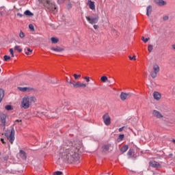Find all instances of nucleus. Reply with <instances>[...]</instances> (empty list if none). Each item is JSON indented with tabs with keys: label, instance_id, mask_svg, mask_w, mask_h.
<instances>
[{
	"label": "nucleus",
	"instance_id": "obj_1",
	"mask_svg": "<svg viewBox=\"0 0 175 175\" xmlns=\"http://www.w3.org/2000/svg\"><path fill=\"white\" fill-rule=\"evenodd\" d=\"M79 151H80V146H73L72 143L69 145H62L59 150V159L68 163H73L79 160Z\"/></svg>",
	"mask_w": 175,
	"mask_h": 175
},
{
	"label": "nucleus",
	"instance_id": "obj_2",
	"mask_svg": "<svg viewBox=\"0 0 175 175\" xmlns=\"http://www.w3.org/2000/svg\"><path fill=\"white\" fill-rule=\"evenodd\" d=\"M36 97L25 95L21 101V109H24L25 110L29 109L33 103H36Z\"/></svg>",
	"mask_w": 175,
	"mask_h": 175
},
{
	"label": "nucleus",
	"instance_id": "obj_3",
	"mask_svg": "<svg viewBox=\"0 0 175 175\" xmlns=\"http://www.w3.org/2000/svg\"><path fill=\"white\" fill-rule=\"evenodd\" d=\"M40 3H42L46 9H48L49 12H55L57 10V6H55V3L50 0H38Z\"/></svg>",
	"mask_w": 175,
	"mask_h": 175
},
{
	"label": "nucleus",
	"instance_id": "obj_4",
	"mask_svg": "<svg viewBox=\"0 0 175 175\" xmlns=\"http://www.w3.org/2000/svg\"><path fill=\"white\" fill-rule=\"evenodd\" d=\"M14 129H12L10 131H8L5 133V137L8 139V140H9L11 144H13V142H14Z\"/></svg>",
	"mask_w": 175,
	"mask_h": 175
},
{
	"label": "nucleus",
	"instance_id": "obj_5",
	"mask_svg": "<svg viewBox=\"0 0 175 175\" xmlns=\"http://www.w3.org/2000/svg\"><path fill=\"white\" fill-rule=\"evenodd\" d=\"M159 70H161V68H159V65L157 64H153L152 70L150 72L151 77H152V79H155L158 73H159Z\"/></svg>",
	"mask_w": 175,
	"mask_h": 175
},
{
	"label": "nucleus",
	"instance_id": "obj_6",
	"mask_svg": "<svg viewBox=\"0 0 175 175\" xmlns=\"http://www.w3.org/2000/svg\"><path fill=\"white\" fill-rule=\"evenodd\" d=\"M103 122L107 126H109L110 124H111V118H110V115L106 113L103 116Z\"/></svg>",
	"mask_w": 175,
	"mask_h": 175
},
{
	"label": "nucleus",
	"instance_id": "obj_7",
	"mask_svg": "<svg viewBox=\"0 0 175 175\" xmlns=\"http://www.w3.org/2000/svg\"><path fill=\"white\" fill-rule=\"evenodd\" d=\"M131 96H132L131 93H125L124 92H121V94L120 95V98L121 100H126V99H129V98H131Z\"/></svg>",
	"mask_w": 175,
	"mask_h": 175
},
{
	"label": "nucleus",
	"instance_id": "obj_8",
	"mask_svg": "<svg viewBox=\"0 0 175 175\" xmlns=\"http://www.w3.org/2000/svg\"><path fill=\"white\" fill-rule=\"evenodd\" d=\"M88 21L90 23H98L99 20V16L98 15H92L91 16L86 17Z\"/></svg>",
	"mask_w": 175,
	"mask_h": 175
},
{
	"label": "nucleus",
	"instance_id": "obj_9",
	"mask_svg": "<svg viewBox=\"0 0 175 175\" xmlns=\"http://www.w3.org/2000/svg\"><path fill=\"white\" fill-rule=\"evenodd\" d=\"M8 116L5 113L0 114V122H1V125L5 126L6 125V118Z\"/></svg>",
	"mask_w": 175,
	"mask_h": 175
},
{
	"label": "nucleus",
	"instance_id": "obj_10",
	"mask_svg": "<svg viewBox=\"0 0 175 175\" xmlns=\"http://www.w3.org/2000/svg\"><path fill=\"white\" fill-rule=\"evenodd\" d=\"M152 114L153 117H156V118H163V116L157 110H153Z\"/></svg>",
	"mask_w": 175,
	"mask_h": 175
},
{
	"label": "nucleus",
	"instance_id": "obj_11",
	"mask_svg": "<svg viewBox=\"0 0 175 175\" xmlns=\"http://www.w3.org/2000/svg\"><path fill=\"white\" fill-rule=\"evenodd\" d=\"M73 87L75 88H85L87 87V85L85 83H80L79 82H77L75 83H73Z\"/></svg>",
	"mask_w": 175,
	"mask_h": 175
},
{
	"label": "nucleus",
	"instance_id": "obj_12",
	"mask_svg": "<svg viewBox=\"0 0 175 175\" xmlns=\"http://www.w3.org/2000/svg\"><path fill=\"white\" fill-rule=\"evenodd\" d=\"M153 98L155 100H159L162 98V95L159 92H154Z\"/></svg>",
	"mask_w": 175,
	"mask_h": 175
},
{
	"label": "nucleus",
	"instance_id": "obj_13",
	"mask_svg": "<svg viewBox=\"0 0 175 175\" xmlns=\"http://www.w3.org/2000/svg\"><path fill=\"white\" fill-rule=\"evenodd\" d=\"M87 5L89 6L90 9L92 10H95V2L88 0Z\"/></svg>",
	"mask_w": 175,
	"mask_h": 175
},
{
	"label": "nucleus",
	"instance_id": "obj_14",
	"mask_svg": "<svg viewBox=\"0 0 175 175\" xmlns=\"http://www.w3.org/2000/svg\"><path fill=\"white\" fill-rule=\"evenodd\" d=\"M154 2L158 6H165L166 5V1L163 0H154Z\"/></svg>",
	"mask_w": 175,
	"mask_h": 175
},
{
	"label": "nucleus",
	"instance_id": "obj_15",
	"mask_svg": "<svg viewBox=\"0 0 175 175\" xmlns=\"http://www.w3.org/2000/svg\"><path fill=\"white\" fill-rule=\"evenodd\" d=\"M19 155L23 161H25L27 159V153L24 150H20Z\"/></svg>",
	"mask_w": 175,
	"mask_h": 175
},
{
	"label": "nucleus",
	"instance_id": "obj_16",
	"mask_svg": "<svg viewBox=\"0 0 175 175\" xmlns=\"http://www.w3.org/2000/svg\"><path fill=\"white\" fill-rule=\"evenodd\" d=\"M18 90H19V91H21V92H29V91H31V88L27 87H18Z\"/></svg>",
	"mask_w": 175,
	"mask_h": 175
},
{
	"label": "nucleus",
	"instance_id": "obj_17",
	"mask_svg": "<svg viewBox=\"0 0 175 175\" xmlns=\"http://www.w3.org/2000/svg\"><path fill=\"white\" fill-rule=\"evenodd\" d=\"M150 165L152 167H156V168H158V167H161V165H159V163H158L157 161H150Z\"/></svg>",
	"mask_w": 175,
	"mask_h": 175
},
{
	"label": "nucleus",
	"instance_id": "obj_18",
	"mask_svg": "<svg viewBox=\"0 0 175 175\" xmlns=\"http://www.w3.org/2000/svg\"><path fill=\"white\" fill-rule=\"evenodd\" d=\"M51 50L56 51L57 53H61V51H64V48H61L59 46L51 47Z\"/></svg>",
	"mask_w": 175,
	"mask_h": 175
},
{
	"label": "nucleus",
	"instance_id": "obj_19",
	"mask_svg": "<svg viewBox=\"0 0 175 175\" xmlns=\"http://www.w3.org/2000/svg\"><path fill=\"white\" fill-rule=\"evenodd\" d=\"M4 96H5V90H3V89H0V103L3 100Z\"/></svg>",
	"mask_w": 175,
	"mask_h": 175
},
{
	"label": "nucleus",
	"instance_id": "obj_20",
	"mask_svg": "<svg viewBox=\"0 0 175 175\" xmlns=\"http://www.w3.org/2000/svg\"><path fill=\"white\" fill-rule=\"evenodd\" d=\"M14 51H17L18 53H21V51H23V48H21V46L20 45H16L14 47Z\"/></svg>",
	"mask_w": 175,
	"mask_h": 175
},
{
	"label": "nucleus",
	"instance_id": "obj_21",
	"mask_svg": "<svg viewBox=\"0 0 175 175\" xmlns=\"http://www.w3.org/2000/svg\"><path fill=\"white\" fill-rule=\"evenodd\" d=\"M110 147H111V144H110L104 145L103 146V151H109V150H110Z\"/></svg>",
	"mask_w": 175,
	"mask_h": 175
},
{
	"label": "nucleus",
	"instance_id": "obj_22",
	"mask_svg": "<svg viewBox=\"0 0 175 175\" xmlns=\"http://www.w3.org/2000/svg\"><path fill=\"white\" fill-rule=\"evenodd\" d=\"M25 16H26L27 17H32V16H33V13L31 12V11L29 10H26L24 12Z\"/></svg>",
	"mask_w": 175,
	"mask_h": 175
},
{
	"label": "nucleus",
	"instance_id": "obj_23",
	"mask_svg": "<svg viewBox=\"0 0 175 175\" xmlns=\"http://www.w3.org/2000/svg\"><path fill=\"white\" fill-rule=\"evenodd\" d=\"M146 10H147L146 12L147 16H150V14H151V12H152V6L151 5L148 6Z\"/></svg>",
	"mask_w": 175,
	"mask_h": 175
},
{
	"label": "nucleus",
	"instance_id": "obj_24",
	"mask_svg": "<svg viewBox=\"0 0 175 175\" xmlns=\"http://www.w3.org/2000/svg\"><path fill=\"white\" fill-rule=\"evenodd\" d=\"M51 41L52 42V43L55 44L59 42V39H58L57 38H55V37H52V38H51Z\"/></svg>",
	"mask_w": 175,
	"mask_h": 175
},
{
	"label": "nucleus",
	"instance_id": "obj_25",
	"mask_svg": "<svg viewBox=\"0 0 175 175\" xmlns=\"http://www.w3.org/2000/svg\"><path fill=\"white\" fill-rule=\"evenodd\" d=\"M128 148H129L128 145H125L120 148V151L122 152H126V151H128Z\"/></svg>",
	"mask_w": 175,
	"mask_h": 175
},
{
	"label": "nucleus",
	"instance_id": "obj_26",
	"mask_svg": "<svg viewBox=\"0 0 175 175\" xmlns=\"http://www.w3.org/2000/svg\"><path fill=\"white\" fill-rule=\"evenodd\" d=\"M5 110H8V111L10 110H13V106L8 105L5 106Z\"/></svg>",
	"mask_w": 175,
	"mask_h": 175
},
{
	"label": "nucleus",
	"instance_id": "obj_27",
	"mask_svg": "<svg viewBox=\"0 0 175 175\" xmlns=\"http://www.w3.org/2000/svg\"><path fill=\"white\" fill-rule=\"evenodd\" d=\"M29 28L31 31V32H35V27L32 24L29 25Z\"/></svg>",
	"mask_w": 175,
	"mask_h": 175
},
{
	"label": "nucleus",
	"instance_id": "obj_28",
	"mask_svg": "<svg viewBox=\"0 0 175 175\" xmlns=\"http://www.w3.org/2000/svg\"><path fill=\"white\" fill-rule=\"evenodd\" d=\"M19 38H21V39H24V38H25V33H24L23 31H20Z\"/></svg>",
	"mask_w": 175,
	"mask_h": 175
},
{
	"label": "nucleus",
	"instance_id": "obj_29",
	"mask_svg": "<svg viewBox=\"0 0 175 175\" xmlns=\"http://www.w3.org/2000/svg\"><path fill=\"white\" fill-rule=\"evenodd\" d=\"M100 80H101L102 83H106V81H107V77L103 76V77H101Z\"/></svg>",
	"mask_w": 175,
	"mask_h": 175
},
{
	"label": "nucleus",
	"instance_id": "obj_30",
	"mask_svg": "<svg viewBox=\"0 0 175 175\" xmlns=\"http://www.w3.org/2000/svg\"><path fill=\"white\" fill-rule=\"evenodd\" d=\"M66 9H68V10H70V9H72V3H70V1L68 2L66 5Z\"/></svg>",
	"mask_w": 175,
	"mask_h": 175
},
{
	"label": "nucleus",
	"instance_id": "obj_31",
	"mask_svg": "<svg viewBox=\"0 0 175 175\" xmlns=\"http://www.w3.org/2000/svg\"><path fill=\"white\" fill-rule=\"evenodd\" d=\"M32 51H33L32 49L27 48V51H25V54L27 55H30L31 53H32Z\"/></svg>",
	"mask_w": 175,
	"mask_h": 175
},
{
	"label": "nucleus",
	"instance_id": "obj_32",
	"mask_svg": "<svg viewBox=\"0 0 175 175\" xmlns=\"http://www.w3.org/2000/svg\"><path fill=\"white\" fill-rule=\"evenodd\" d=\"M10 53L12 57H14V50L13 49H10Z\"/></svg>",
	"mask_w": 175,
	"mask_h": 175
},
{
	"label": "nucleus",
	"instance_id": "obj_33",
	"mask_svg": "<svg viewBox=\"0 0 175 175\" xmlns=\"http://www.w3.org/2000/svg\"><path fill=\"white\" fill-rule=\"evenodd\" d=\"M124 134L120 135L118 140H119V142H122V140H124Z\"/></svg>",
	"mask_w": 175,
	"mask_h": 175
},
{
	"label": "nucleus",
	"instance_id": "obj_34",
	"mask_svg": "<svg viewBox=\"0 0 175 175\" xmlns=\"http://www.w3.org/2000/svg\"><path fill=\"white\" fill-rule=\"evenodd\" d=\"M3 59H4V61H9V59H10L11 57L9 55H4Z\"/></svg>",
	"mask_w": 175,
	"mask_h": 175
},
{
	"label": "nucleus",
	"instance_id": "obj_35",
	"mask_svg": "<svg viewBox=\"0 0 175 175\" xmlns=\"http://www.w3.org/2000/svg\"><path fill=\"white\" fill-rule=\"evenodd\" d=\"M49 25L53 29H57V28H58V26H55V25L53 23H51Z\"/></svg>",
	"mask_w": 175,
	"mask_h": 175
},
{
	"label": "nucleus",
	"instance_id": "obj_36",
	"mask_svg": "<svg viewBox=\"0 0 175 175\" xmlns=\"http://www.w3.org/2000/svg\"><path fill=\"white\" fill-rule=\"evenodd\" d=\"M142 40L143 42H144V43H147V42H148V40H150V38H144V37H142Z\"/></svg>",
	"mask_w": 175,
	"mask_h": 175
},
{
	"label": "nucleus",
	"instance_id": "obj_37",
	"mask_svg": "<svg viewBox=\"0 0 175 175\" xmlns=\"http://www.w3.org/2000/svg\"><path fill=\"white\" fill-rule=\"evenodd\" d=\"M152 45H148V51H149V53H151V51H152Z\"/></svg>",
	"mask_w": 175,
	"mask_h": 175
},
{
	"label": "nucleus",
	"instance_id": "obj_38",
	"mask_svg": "<svg viewBox=\"0 0 175 175\" xmlns=\"http://www.w3.org/2000/svg\"><path fill=\"white\" fill-rule=\"evenodd\" d=\"M129 59H131V61H132V60L136 61V55H133V57L129 56Z\"/></svg>",
	"mask_w": 175,
	"mask_h": 175
},
{
	"label": "nucleus",
	"instance_id": "obj_39",
	"mask_svg": "<svg viewBox=\"0 0 175 175\" xmlns=\"http://www.w3.org/2000/svg\"><path fill=\"white\" fill-rule=\"evenodd\" d=\"M62 174H63V173L61 171L55 172L53 173V175H62Z\"/></svg>",
	"mask_w": 175,
	"mask_h": 175
},
{
	"label": "nucleus",
	"instance_id": "obj_40",
	"mask_svg": "<svg viewBox=\"0 0 175 175\" xmlns=\"http://www.w3.org/2000/svg\"><path fill=\"white\" fill-rule=\"evenodd\" d=\"M132 154H133V150L130 149L127 152V155H129V157H131Z\"/></svg>",
	"mask_w": 175,
	"mask_h": 175
},
{
	"label": "nucleus",
	"instance_id": "obj_41",
	"mask_svg": "<svg viewBox=\"0 0 175 175\" xmlns=\"http://www.w3.org/2000/svg\"><path fill=\"white\" fill-rule=\"evenodd\" d=\"M163 21H167L169 20V16H165L163 18Z\"/></svg>",
	"mask_w": 175,
	"mask_h": 175
},
{
	"label": "nucleus",
	"instance_id": "obj_42",
	"mask_svg": "<svg viewBox=\"0 0 175 175\" xmlns=\"http://www.w3.org/2000/svg\"><path fill=\"white\" fill-rule=\"evenodd\" d=\"M74 77H75V80H77L78 77H81V75H77V74H75Z\"/></svg>",
	"mask_w": 175,
	"mask_h": 175
},
{
	"label": "nucleus",
	"instance_id": "obj_43",
	"mask_svg": "<svg viewBox=\"0 0 175 175\" xmlns=\"http://www.w3.org/2000/svg\"><path fill=\"white\" fill-rule=\"evenodd\" d=\"M17 16L18 17H24V16H25V15L24 14H21L20 12H18V13H17Z\"/></svg>",
	"mask_w": 175,
	"mask_h": 175
},
{
	"label": "nucleus",
	"instance_id": "obj_44",
	"mask_svg": "<svg viewBox=\"0 0 175 175\" xmlns=\"http://www.w3.org/2000/svg\"><path fill=\"white\" fill-rule=\"evenodd\" d=\"M85 80H86L87 83H90V77H85Z\"/></svg>",
	"mask_w": 175,
	"mask_h": 175
},
{
	"label": "nucleus",
	"instance_id": "obj_45",
	"mask_svg": "<svg viewBox=\"0 0 175 175\" xmlns=\"http://www.w3.org/2000/svg\"><path fill=\"white\" fill-rule=\"evenodd\" d=\"M93 27L94 28V29H98L99 28V25H93Z\"/></svg>",
	"mask_w": 175,
	"mask_h": 175
},
{
	"label": "nucleus",
	"instance_id": "obj_46",
	"mask_svg": "<svg viewBox=\"0 0 175 175\" xmlns=\"http://www.w3.org/2000/svg\"><path fill=\"white\" fill-rule=\"evenodd\" d=\"M67 83H68L69 84H72V85H73V84H75V83H73V81H72V79L71 80H67Z\"/></svg>",
	"mask_w": 175,
	"mask_h": 175
},
{
	"label": "nucleus",
	"instance_id": "obj_47",
	"mask_svg": "<svg viewBox=\"0 0 175 175\" xmlns=\"http://www.w3.org/2000/svg\"><path fill=\"white\" fill-rule=\"evenodd\" d=\"M57 2H59V3H64V2H65V0H57Z\"/></svg>",
	"mask_w": 175,
	"mask_h": 175
},
{
	"label": "nucleus",
	"instance_id": "obj_48",
	"mask_svg": "<svg viewBox=\"0 0 175 175\" xmlns=\"http://www.w3.org/2000/svg\"><path fill=\"white\" fill-rule=\"evenodd\" d=\"M1 143H3V144H6V142H5V139H3V138L1 139Z\"/></svg>",
	"mask_w": 175,
	"mask_h": 175
},
{
	"label": "nucleus",
	"instance_id": "obj_49",
	"mask_svg": "<svg viewBox=\"0 0 175 175\" xmlns=\"http://www.w3.org/2000/svg\"><path fill=\"white\" fill-rule=\"evenodd\" d=\"M124 131V126L119 129V132H122Z\"/></svg>",
	"mask_w": 175,
	"mask_h": 175
},
{
	"label": "nucleus",
	"instance_id": "obj_50",
	"mask_svg": "<svg viewBox=\"0 0 175 175\" xmlns=\"http://www.w3.org/2000/svg\"><path fill=\"white\" fill-rule=\"evenodd\" d=\"M172 49L173 50H175V44H172Z\"/></svg>",
	"mask_w": 175,
	"mask_h": 175
},
{
	"label": "nucleus",
	"instance_id": "obj_51",
	"mask_svg": "<svg viewBox=\"0 0 175 175\" xmlns=\"http://www.w3.org/2000/svg\"><path fill=\"white\" fill-rule=\"evenodd\" d=\"M3 9V8H0V13H1V15H2V12H1V11Z\"/></svg>",
	"mask_w": 175,
	"mask_h": 175
},
{
	"label": "nucleus",
	"instance_id": "obj_52",
	"mask_svg": "<svg viewBox=\"0 0 175 175\" xmlns=\"http://www.w3.org/2000/svg\"><path fill=\"white\" fill-rule=\"evenodd\" d=\"M172 143H174V144H175V139H172Z\"/></svg>",
	"mask_w": 175,
	"mask_h": 175
},
{
	"label": "nucleus",
	"instance_id": "obj_53",
	"mask_svg": "<svg viewBox=\"0 0 175 175\" xmlns=\"http://www.w3.org/2000/svg\"><path fill=\"white\" fill-rule=\"evenodd\" d=\"M108 83H110V81L109 80V79H107V81Z\"/></svg>",
	"mask_w": 175,
	"mask_h": 175
},
{
	"label": "nucleus",
	"instance_id": "obj_54",
	"mask_svg": "<svg viewBox=\"0 0 175 175\" xmlns=\"http://www.w3.org/2000/svg\"><path fill=\"white\" fill-rule=\"evenodd\" d=\"M72 83H76L74 80H72Z\"/></svg>",
	"mask_w": 175,
	"mask_h": 175
},
{
	"label": "nucleus",
	"instance_id": "obj_55",
	"mask_svg": "<svg viewBox=\"0 0 175 175\" xmlns=\"http://www.w3.org/2000/svg\"><path fill=\"white\" fill-rule=\"evenodd\" d=\"M0 155H1V152H0Z\"/></svg>",
	"mask_w": 175,
	"mask_h": 175
}]
</instances>
